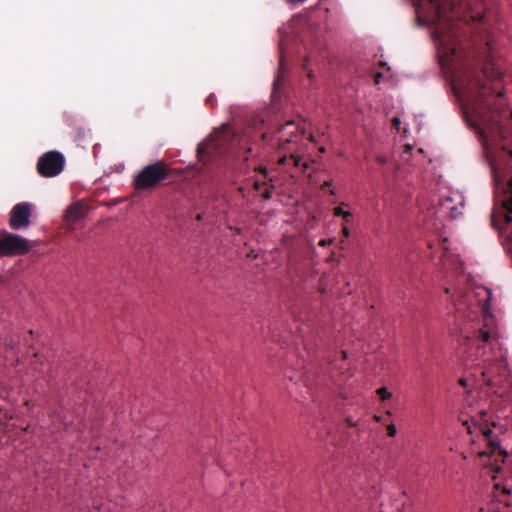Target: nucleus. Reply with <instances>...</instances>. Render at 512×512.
Wrapping results in <instances>:
<instances>
[{
    "instance_id": "nucleus-33",
    "label": "nucleus",
    "mask_w": 512,
    "mask_h": 512,
    "mask_svg": "<svg viewBox=\"0 0 512 512\" xmlns=\"http://www.w3.org/2000/svg\"><path fill=\"white\" fill-rule=\"evenodd\" d=\"M341 354H342L343 359H345L347 356V353L345 351H342Z\"/></svg>"
},
{
    "instance_id": "nucleus-26",
    "label": "nucleus",
    "mask_w": 512,
    "mask_h": 512,
    "mask_svg": "<svg viewBox=\"0 0 512 512\" xmlns=\"http://www.w3.org/2000/svg\"><path fill=\"white\" fill-rule=\"evenodd\" d=\"M332 185V181H325L323 183V185L321 186V188L324 190L326 189L327 187H330Z\"/></svg>"
},
{
    "instance_id": "nucleus-18",
    "label": "nucleus",
    "mask_w": 512,
    "mask_h": 512,
    "mask_svg": "<svg viewBox=\"0 0 512 512\" xmlns=\"http://www.w3.org/2000/svg\"><path fill=\"white\" fill-rule=\"evenodd\" d=\"M287 161H288V157L284 154V155L279 156L277 163L279 166H283L286 164Z\"/></svg>"
},
{
    "instance_id": "nucleus-21",
    "label": "nucleus",
    "mask_w": 512,
    "mask_h": 512,
    "mask_svg": "<svg viewBox=\"0 0 512 512\" xmlns=\"http://www.w3.org/2000/svg\"><path fill=\"white\" fill-rule=\"evenodd\" d=\"M446 243H447V239H444L443 242H442V249L445 251L443 254H442V262H444V257L446 256V252L448 251V248L446 247ZM445 265V263H443Z\"/></svg>"
},
{
    "instance_id": "nucleus-24",
    "label": "nucleus",
    "mask_w": 512,
    "mask_h": 512,
    "mask_svg": "<svg viewBox=\"0 0 512 512\" xmlns=\"http://www.w3.org/2000/svg\"><path fill=\"white\" fill-rule=\"evenodd\" d=\"M343 219H344L345 225L348 224L352 219V214L349 211H347V213L343 216Z\"/></svg>"
},
{
    "instance_id": "nucleus-34",
    "label": "nucleus",
    "mask_w": 512,
    "mask_h": 512,
    "mask_svg": "<svg viewBox=\"0 0 512 512\" xmlns=\"http://www.w3.org/2000/svg\"><path fill=\"white\" fill-rule=\"evenodd\" d=\"M459 383L464 386L466 384V381L464 379H461Z\"/></svg>"
},
{
    "instance_id": "nucleus-17",
    "label": "nucleus",
    "mask_w": 512,
    "mask_h": 512,
    "mask_svg": "<svg viewBox=\"0 0 512 512\" xmlns=\"http://www.w3.org/2000/svg\"><path fill=\"white\" fill-rule=\"evenodd\" d=\"M376 161L380 164V165H385L387 162H388V158L384 155H378L376 157Z\"/></svg>"
},
{
    "instance_id": "nucleus-27",
    "label": "nucleus",
    "mask_w": 512,
    "mask_h": 512,
    "mask_svg": "<svg viewBox=\"0 0 512 512\" xmlns=\"http://www.w3.org/2000/svg\"><path fill=\"white\" fill-rule=\"evenodd\" d=\"M207 103L211 104L212 106L214 105V96L213 95H210L207 99H206Z\"/></svg>"
},
{
    "instance_id": "nucleus-29",
    "label": "nucleus",
    "mask_w": 512,
    "mask_h": 512,
    "mask_svg": "<svg viewBox=\"0 0 512 512\" xmlns=\"http://www.w3.org/2000/svg\"><path fill=\"white\" fill-rule=\"evenodd\" d=\"M327 244H328V242L324 239L320 240L318 243L319 246H323V247H325Z\"/></svg>"
},
{
    "instance_id": "nucleus-12",
    "label": "nucleus",
    "mask_w": 512,
    "mask_h": 512,
    "mask_svg": "<svg viewBox=\"0 0 512 512\" xmlns=\"http://www.w3.org/2000/svg\"><path fill=\"white\" fill-rule=\"evenodd\" d=\"M289 159L292 160L293 162V165L295 167H300V166H303V171L306 170V168L308 167V165L306 163H303L302 162V158L298 155H295L293 153H290L289 155Z\"/></svg>"
},
{
    "instance_id": "nucleus-11",
    "label": "nucleus",
    "mask_w": 512,
    "mask_h": 512,
    "mask_svg": "<svg viewBox=\"0 0 512 512\" xmlns=\"http://www.w3.org/2000/svg\"><path fill=\"white\" fill-rule=\"evenodd\" d=\"M454 295H457V299H453V305L456 311L462 312L466 306V293L461 289H453Z\"/></svg>"
},
{
    "instance_id": "nucleus-20",
    "label": "nucleus",
    "mask_w": 512,
    "mask_h": 512,
    "mask_svg": "<svg viewBox=\"0 0 512 512\" xmlns=\"http://www.w3.org/2000/svg\"><path fill=\"white\" fill-rule=\"evenodd\" d=\"M271 196H272V195H271V190H270V188H267V189L263 192V194H262V198H263L264 200H269V199L271 198Z\"/></svg>"
},
{
    "instance_id": "nucleus-31",
    "label": "nucleus",
    "mask_w": 512,
    "mask_h": 512,
    "mask_svg": "<svg viewBox=\"0 0 512 512\" xmlns=\"http://www.w3.org/2000/svg\"><path fill=\"white\" fill-rule=\"evenodd\" d=\"M464 424L467 426L468 432L472 433L471 427L468 425V422L466 421Z\"/></svg>"
},
{
    "instance_id": "nucleus-30",
    "label": "nucleus",
    "mask_w": 512,
    "mask_h": 512,
    "mask_svg": "<svg viewBox=\"0 0 512 512\" xmlns=\"http://www.w3.org/2000/svg\"><path fill=\"white\" fill-rule=\"evenodd\" d=\"M267 137H268V134H267V133H263V134H262V140H263V141H266V140H267Z\"/></svg>"
},
{
    "instance_id": "nucleus-32",
    "label": "nucleus",
    "mask_w": 512,
    "mask_h": 512,
    "mask_svg": "<svg viewBox=\"0 0 512 512\" xmlns=\"http://www.w3.org/2000/svg\"><path fill=\"white\" fill-rule=\"evenodd\" d=\"M196 220L197 221H201L202 220V215L201 214H197L196 215Z\"/></svg>"
},
{
    "instance_id": "nucleus-13",
    "label": "nucleus",
    "mask_w": 512,
    "mask_h": 512,
    "mask_svg": "<svg viewBox=\"0 0 512 512\" xmlns=\"http://www.w3.org/2000/svg\"><path fill=\"white\" fill-rule=\"evenodd\" d=\"M377 394L383 401L390 399L392 396L386 387H380L379 389H377Z\"/></svg>"
},
{
    "instance_id": "nucleus-6",
    "label": "nucleus",
    "mask_w": 512,
    "mask_h": 512,
    "mask_svg": "<svg viewBox=\"0 0 512 512\" xmlns=\"http://www.w3.org/2000/svg\"><path fill=\"white\" fill-rule=\"evenodd\" d=\"M31 205L27 202L16 204L10 212V227L14 230L26 228L30 224Z\"/></svg>"
},
{
    "instance_id": "nucleus-35",
    "label": "nucleus",
    "mask_w": 512,
    "mask_h": 512,
    "mask_svg": "<svg viewBox=\"0 0 512 512\" xmlns=\"http://www.w3.org/2000/svg\"><path fill=\"white\" fill-rule=\"evenodd\" d=\"M445 292H446L447 294H449V293H450V288H446V289H445Z\"/></svg>"
},
{
    "instance_id": "nucleus-22",
    "label": "nucleus",
    "mask_w": 512,
    "mask_h": 512,
    "mask_svg": "<svg viewBox=\"0 0 512 512\" xmlns=\"http://www.w3.org/2000/svg\"><path fill=\"white\" fill-rule=\"evenodd\" d=\"M342 234L344 238H348L350 236V231L347 225H343L342 227Z\"/></svg>"
},
{
    "instance_id": "nucleus-14",
    "label": "nucleus",
    "mask_w": 512,
    "mask_h": 512,
    "mask_svg": "<svg viewBox=\"0 0 512 512\" xmlns=\"http://www.w3.org/2000/svg\"><path fill=\"white\" fill-rule=\"evenodd\" d=\"M489 512H506V505H492L489 507Z\"/></svg>"
},
{
    "instance_id": "nucleus-19",
    "label": "nucleus",
    "mask_w": 512,
    "mask_h": 512,
    "mask_svg": "<svg viewBox=\"0 0 512 512\" xmlns=\"http://www.w3.org/2000/svg\"><path fill=\"white\" fill-rule=\"evenodd\" d=\"M256 171L259 172L260 174H262L264 177H267V175H268V170L264 166H258L256 168Z\"/></svg>"
},
{
    "instance_id": "nucleus-2",
    "label": "nucleus",
    "mask_w": 512,
    "mask_h": 512,
    "mask_svg": "<svg viewBox=\"0 0 512 512\" xmlns=\"http://www.w3.org/2000/svg\"><path fill=\"white\" fill-rule=\"evenodd\" d=\"M246 142L229 125L205 139L197 146V155L204 164L225 154H232L235 148L244 147Z\"/></svg>"
},
{
    "instance_id": "nucleus-8",
    "label": "nucleus",
    "mask_w": 512,
    "mask_h": 512,
    "mask_svg": "<svg viewBox=\"0 0 512 512\" xmlns=\"http://www.w3.org/2000/svg\"><path fill=\"white\" fill-rule=\"evenodd\" d=\"M454 198L446 197L441 202V210L451 219L458 218L463 213L464 204L461 199L454 203Z\"/></svg>"
},
{
    "instance_id": "nucleus-5",
    "label": "nucleus",
    "mask_w": 512,
    "mask_h": 512,
    "mask_svg": "<svg viewBox=\"0 0 512 512\" xmlns=\"http://www.w3.org/2000/svg\"><path fill=\"white\" fill-rule=\"evenodd\" d=\"M29 251L25 238L7 233L0 239V256L23 255Z\"/></svg>"
},
{
    "instance_id": "nucleus-1",
    "label": "nucleus",
    "mask_w": 512,
    "mask_h": 512,
    "mask_svg": "<svg viewBox=\"0 0 512 512\" xmlns=\"http://www.w3.org/2000/svg\"><path fill=\"white\" fill-rule=\"evenodd\" d=\"M486 312L485 305L482 309ZM467 345L474 346L476 348L475 358L472 362L481 359L483 365L477 364L481 369V377L484 383L489 387L497 386V381L493 378V367L492 362L496 359V356L490 355L486 352V346H489L491 350L498 345L497 334L494 329V318L487 313L484 314V325L478 330L474 331L471 336L466 337Z\"/></svg>"
},
{
    "instance_id": "nucleus-15",
    "label": "nucleus",
    "mask_w": 512,
    "mask_h": 512,
    "mask_svg": "<svg viewBox=\"0 0 512 512\" xmlns=\"http://www.w3.org/2000/svg\"><path fill=\"white\" fill-rule=\"evenodd\" d=\"M396 433H397V430H396L395 425L394 424H389L387 426V434H388V436L394 437L396 435Z\"/></svg>"
},
{
    "instance_id": "nucleus-28",
    "label": "nucleus",
    "mask_w": 512,
    "mask_h": 512,
    "mask_svg": "<svg viewBox=\"0 0 512 512\" xmlns=\"http://www.w3.org/2000/svg\"><path fill=\"white\" fill-rule=\"evenodd\" d=\"M392 123H393V126L398 127V126H399V124H400V120H399L398 118H394V119L392 120Z\"/></svg>"
},
{
    "instance_id": "nucleus-36",
    "label": "nucleus",
    "mask_w": 512,
    "mask_h": 512,
    "mask_svg": "<svg viewBox=\"0 0 512 512\" xmlns=\"http://www.w3.org/2000/svg\"><path fill=\"white\" fill-rule=\"evenodd\" d=\"M486 294H488V296L490 295V292L487 290L486 291ZM486 301H489V297L486 299Z\"/></svg>"
},
{
    "instance_id": "nucleus-16",
    "label": "nucleus",
    "mask_w": 512,
    "mask_h": 512,
    "mask_svg": "<svg viewBox=\"0 0 512 512\" xmlns=\"http://www.w3.org/2000/svg\"><path fill=\"white\" fill-rule=\"evenodd\" d=\"M333 211L335 216L343 217L347 213V211H344L341 206L335 207Z\"/></svg>"
},
{
    "instance_id": "nucleus-4",
    "label": "nucleus",
    "mask_w": 512,
    "mask_h": 512,
    "mask_svg": "<svg viewBox=\"0 0 512 512\" xmlns=\"http://www.w3.org/2000/svg\"><path fill=\"white\" fill-rule=\"evenodd\" d=\"M64 164L65 158L62 153L48 151L38 159L37 172L45 178L55 177L62 172Z\"/></svg>"
},
{
    "instance_id": "nucleus-25",
    "label": "nucleus",
    "mask_w": 512,
    "mask_h": 512,
    "mask_svg": "<svg viewBox=\"0 0 512 512\" xmlns=\"http://www.w3.org/2000/svg\"><path fill=\"white\" fill-rule=\"evenodd\" d=\"M382 78V73L378 72L375 74V83H379L380 79Z\"/></svg>"
},
{
    "instance_id": "nucleus-7",
    "label": "nucleus",
    "mask_w": 512,
    "mask_h": 512,
    "mask_svg": "<svg viewBox=\"0 0 512 512\" xmlns=\"http://www.w3.org/2000/svg\"><path fill=\"white\" fill-rule=\"evenodd\" d=\"M278 132L288 136L285 139L279 138V153L282 151L285 152V146L294 142L293 137L298 138L299 133H304L303 130L300 131L299 126L294 121H287L285 124L281 125L278 128Z\"/></svg>"
},
{
    "instance_id": "nucleus-9",
    "label": "nucleus",
    "mask_w": 512,
    "mask_h": 512,
    "mask_svg": "<svg viewBox=\"0 0 512 512\" xmlns=\"http://www.w3.org/2000/svg\"><path fill=\"white\" fill-rule=\"evenodd\" d=\"M86 211L84 206L77 202L68 207L65 214L67 223L74 224L85 217Z\"/></svg>"
},
{
    "instance_id": "nucleus-10",
    "label": "nucleus",
    "mask_w": 512,
    "mask_h": 512,
    "mask_svg": "<svg viewBox=\"0 0 512 512\" xmlns=\"http://www.w3.org/2000/svg\"><path fill=\"white\" fill-rule=\"evenodd\" d=\"M480 421L481 423H475V427L479 428L480 432L486 439H489L492 434V430L488 426V413L486 411L480 413Z\"/></svg>"
},
{
    "instance_id": "nucleus-3",
    "label": "nucleus",
    "mask_w": 512,
    "mask_h": 512,
    "mask_svg": "<svg viewBox=\"0 0 512 512\" xmlns=\"http://www.w3.org/2000/svg\"><path fill=\"white\" fill-rule=\"evenodd\" d=\"M170 176V169L163 161L144 166L133 178V186L137 191H147L158 187Z\"/></svg>"
},
{
    "instance_id": "nucleus-23",
    "label": "nucleus",
    "mask_w": 512,
    "mask_h": 512,
    "mask_svg": "<svg viewBox=\"0 0 512 512\" xmlns=\"http://www.w3.org/2000/svg\"><path fill=\"white\" fill-rule=\"evenodd\" d=\"M262 185H266V182H259L258 180H255L253 183L254 190L258 191Z\"/></svg>"
}]
</instances>
